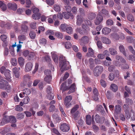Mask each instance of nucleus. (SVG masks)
I'll return each mask as SVG.
<instances>
[{"label":"nucleus","instance_id":"423d86ee","mask_svg":"<svg viewBox=\"0 0 135 135\" xmlns=\"http://www.w3.org/2000/svg\"><path fill=\"white\" fill-rule=\"evenodd\" d=\"M79 108L78 105H76L74 106L72 109L71 111V113L73 117L75 119H76V118L80 116V113L78 112L75 113Z\"/></svg>","mask_w":135,"mask_h":135},{"label":"nucleus","instance_id":"cd10ccee","mask_svg":"<svg viewBox=\"0 0 135 135\" xmlns=\"http://www.w3.org/2000/svg\"><path fill=\"white\" fill-rule=\"evenodd\" d=\"M41 15L40 13L33 14L32 15V18L35 20H38L40 18Z\"/></svg>","mask_w":135,"mask_h":135},{"label":"nucleus","instance_id":"a19ab883","mask_svg":"<svg viewBox=\"0 0 135 135\" xmlns=\"http://www.w3.org/2000/svg\"><path fill=\"white\" fill-rule=\"evenodd\" d=\"M23 93H24L25 94L28 95L30 94L31 93L30 90L28 88H26L23 91Z\"/></svg>","mask_w":135,"mask_h":135},{"label":"nucleus","instance_id":"052dcab7","mask_svg":"<svg viewBox=\"0 0 135 135\" xmlns=\"http://www.w3.org/2000/svg\"><path fill=\"white\" fill-rule=\"evenodd\" d=\"M128 42L129 43H131L133 41V38L132 37H128L127 38Z\"/></svg>","mask_w":135,"mask_h":135},{"label":"nucleus","instance_id":"3c124183","mask_svg":"<svg viewBox=\"0 0 135 135\" xmlns=\"http://www.w3.org/2000/svg\"><path fill=\"white\" fill-rule=\"evenodd\" d=\"M52 117L57 122L59 121L60 120V118L58 117L57 115L56 114H54L52 115Z\"/></svg>","mask_w":135,"mask_h":135},{"label":"nucleus","instance_id":"6e6552de","mask_svg":"<svg viewBox=\"0 0 135 135\" xmlns=\"http://www.w3.org/2000/svg\"><path fill=\"white\" fill-rule=\"evenodd\" d=\"M103 68L100 66H97L94 68V74L95 76H99L103 71Z\"/></svg>","mask_w":135,"mask_h":135},{"label":"nucleus","instance_id":"a878e982","mask_svg":"<svg viewBox=\"0 0 135 135\" xmlns=\"http://www.w3.org/2000/svg\"><path fill=\"white\" fill-rule=\"evenodd\" d=\"M88 62L89 64V67L90 69H92L94 66V60L93 59L90 58L88 60Z\"/></svg>","mask_w":135,"mask_h":135},{"label":"nucleus","instance_id":"5701e85b","mask_svg":"<svg viewBox=\"0 0 135 135\" xmlns=\"http://www.w3.org/2000/svg\"><path fill=\"white\" fill-rule=\"evenodd\" d=\"M122 111V107L119 105H117L115 106V113L118 114L120 113Z\"/></svg>","mask_w":135,"mask_h":135},{"label":"nucleus","instance_id":"13d9d810","mask_svg":"<svg viewBox=\"0 0 135 135\" xmlns=\"http://www.w3.org/2000/svg\"><path fill=\"white\" fill-rule=\"evenodd\" d=\"M72 99V97L70 96H68L66 97L64 101L70 102Z\"/></svg>","mask_w":135,"mask_h":135},{"label":"nucleus","instance_id":"09e8293b","mask_svg":"<svg viewBox=\"0 0 135 135\" xmlns=\"http://www.w3.org/2000/svg\"><path fill=\"white\" fill-rule=\"evenodd\" d=\"M65 47L66 49H69L71 46V45L70 42L68 41L65 43Z\"/></svg>","mask_w":135,"mask_h":135},{"label":"nucleus","instance_id":"2f4dec72","mask_svg":"<svg viewBox=\"0 0 135 135\" xmlns=\"http://www.w3.org/2000/svg\"><path fill=\"white\" fill-rule=\"evenodd\" d=\"M69 89L70 91L68 93V94L74 92L75 90V84H73L70 87Z\"/></svg>","mask_w":135,"mask_h":135},{"label":"nucleus","instance_id":"bf43d9fd","mask_svg":"<svg viewBox=\"0 0 135 135\" xmlns=\"http://www.w3.org/2000/svg\"><path fill=\"white\" fill-rule=\"evenodd\" d=\"M15 110L17 111H21L23 110V108L19 105H17L16 106Z\"/></svg>","mask_w":135,"mask_h":135},{"label":"nucleus","instance_id":"ea45409f","mask_svg":"<svg viewBox=\"0 0 135 135\" xmlns=\"http://www.w3.org/2000/svg\"><path fill=\"white\" fill-rule=\"evenodd\" d=\"M69 76V74L68 73H66L65 74V75L64 76L63 78H61L60 80V83L61 82V81H63L65 80H66L67 78H68V77Z\"/></svg>","mask_w":135,"mask_h":135},{"label":"nucleus","instance_id":"de8ad7c7","mask_svg":"<svg viewBox=\"0 0 135 135\" xmlns=\"http://www.w3.org/2000/svg\"><path fill=\"white\" fill-rule=\"evenodd\" d=\"M46 40L44 38L41 39L39 41L40 43L42 45H45L46 43Z\"/></svg>","mask_w":135,"mask_h":135},{"label":"nucleus","instance_id":"58836bf2","mask_svg":"<svg viewBox=\"0 0 135 135\" xmlns=\"http://www.w3.org/2000/svg\"><path fill=\"white\" fill-rule=\"evenodd\" d=\"M11 62L13 66H16L17 64V61L16 58H13L11 59Z\"/></svg>","mask_w":135,"mask_h":135},{"label":"nucleus","instance_id":"7ed1b4c3","mask_svg":"<svg viewBox=\"0 0 135 135\" xmlns=\"http://www.w3.org/2000/svg\"><path fill=\"white\" fill-rule=\"evenodd\" d=\"M124 112L125 116L127 119H128L131 118V120L132 121L135 120V113L133 109H131L130 112L127 109L125 110Z\"/></svg>","mask_w":135,"mask_h":135},{"label":"nucleus","instance_id":"6e6d98bb","mask_svg":"<svg viewBox=\"0 0 135 135\" xmlns=\"http://www.w3.org/2000/svg\"><path fill=\"white\" fill-rule=\"evenodd\" d=\"M54 97V95L51 93L47 94V98L49 100H52L53 99Z\"/></svg>","mask_w":135,"mask_h":135},{"label":"nucleus","instance_id":"f257e3e1","mask_svg":"<svg viewBox=\"0 0 135 135\" xmlns=\"http://www.w3.org/2000/svg\"><path fill=\"white\" fill-rule=\"evenodd\" d=\"M116 59L118 61L116 63L115 65L117 67H120L123 69H126L129 68V66L128 64H126L124 65L123 63L125 62V60L122 57L118 55L116 56Z\"/></svg>","mask_w":135,"mask_h":135},{"label":"nucleus","instance_id":"0e129e2a","mask_svg":"<svg viewBox=\"0 0 135 135\" xmlns=\"http://www.w3.org/2000/svg\"><path fill=\"white\" fill-rule=\"evenodd\" d=\"M100 84L103 87L105 88L106 86V83L102 79L100 80Z\"/></svg>","mask_w":135,"mask_h":135},{"label":"nucleus","instance_id":"c03bdc74","mask_svg":"<svg viewBox=\"0 0 135 135\" xmlns=\"http://www.w3.org/2000/svg\"><path fill=\"white\" fill-rule=\"evenodd\" d=\"M54 9L56 12L60 11V6L57 4L54 5Z\"/></svg>","mask_w":135,"mask_h":135},{"label":"nucleus","instance_id":"864d4df0","mask_svg":"<svg viewBox=\"0 0 135 135\" xmlns=\"http://www.w3.org/2000/svg\"><path fill=\"white\" fill-rule=\"evenodd\" d=\"M9 122L12 123H15L16 122V119L14 116H10Z\"/></svg>","mask_w":135,"mask_h":135},{"label":"nucleus","instance_id":"6ab92c4d","mask_svg":"<svg viewBox=\"0 0 135 135\" xmlns=\"http://www.w3.org/2000/svg\"><path fill=\"white\" fill-rule=\"evenodd\" d=\"M111 31V30L110 28L108 27H105L103 28L102 32L104 35H107Z\"/></svg>","mask_w":135,"mask_h":135},{"label":"nucleus","instance_id":"393cba45","mask_svg":"<svg viewBox=\"0 0 135 135\" xmlns=\"http://www.w3.org/2000/svg\"><path fill=\"white\" fill-rule=\"evenodd\" d=\"M52 59L55 62H57L58 58L55 52H52L51 53Z\"/></svg>","mask_w":135,"mask_h":135},{"label":"nucleus","instance_id":"c85d7f7f","mask_svg":"<svg viewBox=\"0 0 135 135\" xmlns=\"http://www.w3.org/2000/svg\"><path fill=\"white\" fill-rule=\"evenodd\" d=\"M0 8L3 11H5L7 9V6L3 2L0 0Z\"/></svg>","mask_w":135,"mask_h":135},{"label":"nucleus","instance_id":"338daca9","mask_svg":"<svg viewBox=\"0 0 135 135\" xmlns=\"http://www.w3.org/2000/svg\"><path fill=\"white\" fill-rule=\"evenodd\" d=\"M119 117L120 119L123 121H124L125 120L126 117L122 113H120V114Z\"/></svg>","mask_w":135,"mask_h":135},{"label":"nucleus","instance_id":"7c9ffc66","mask_svg":"<svg viewBox=\"0 0 135 135\" xmlns=\"http://www.w3.org/2000/svg\"><path fill=\"white\" fill-rule=\"evenodd\" d=\"M102 42L104 44H109L110 42V41L109 39L105 37H102L101 38Z\"/></svg>","mask_w":135,"mask_h":135},{"label":"nucleus","instance_id":"5fc2aeb1","mask_svg":"<svg viewBox=\"0 0 135 135\" xmlns=\"http://www.w3.org/2000/svg\"><path fill=\"white\" fill-rule=\"evenodd\" d=\"M29 35L30 38L32 39H34L36 37L35 33L32 31H31L29 33Z\"/></svg>","mask_w":135,"mask_h":135},{"label":"nucleus","instance_id":"603ef678","mask_svg":"<svg viewBox=\"0 0 135 135\" xmlns=\"http://www.w3.org/2000/svg\"><path fill=\"white\" fill-rule=\"evenodd\" d=\"M12 27V25L10 22H8L6 23L5 28L6 29H9L11 28Z\"/></svg>","mask_w":135,"mask_h":135},{"label":"nucleus","instance_id":"774afa93","mask_svg":"<svg viewBox=\"0 0 135 135\" xmlns=\"http://www.w3.org/2000/svg\"><path fill=\"white\" fill-rule=\"evenodd\" d=\"M24 115L23 114L19 113L17 114V118L18 119H21L23 118Z\"/></svg>","mask_w":135,"mask_h":135},{"label":"nucleus","instance_id":"8fccbe9b","mask_svg":"<svg viewBox=\"0 0 135 135\" xmlns=\"http://www.w3.org/2000/svg\"><path fill=\"white\" fill-rule=\"evenodd\" d=\"M55 35L57 37L59 38H63L62 34L59 32H56Z\"/></svg>","mask_w":135,"mask_h":135},{"label":"nucleus","instance_id":"c756f323","mask_svg":"<svg viewBox=\"0 0 135 135\" xmlns=\"http://www.w3.org/2000/svg\"><path fill=\"white\" fill-rule=\"evenodd\" d=\"M86 124L89 125L91 124L92 120L90 115H87L86 116Z\"/></svg>","mask_w":135,"mask_h":135},{"label":"nucleus","instance_id":"f03ea898","mask_svg":"<svg viewBox=\"0 0 135 135\" xmlns=\"http://www.w3.org/2000/svg\"><path fill=\"white\" fill-rule=\"evenodd\" d=\"M60 62H59L60 70L61 72L68 69L69 68L67 67V64L68 62L66 61L65 59V57L62 56L60 57Z\"/></svg>","mask_w":135,"mask_h":135},{"label":"nucleus","instance_id":"b1692460","mask_svg":"<svg viewBox=\"0 0 135 135\" xmlns=\"http://www.w3.org/2000/svg\"><path fill=\"white\" fill-rule=\"evenodd\" d=\"M89 40V38L88 37L84 36L81 40H80L79 42L81 44L83 43L86 44L88 42Z\"/></svg>","mask_w":135,"mask_h":135},{"label":"nucleus","instance_id":"1a4fd4ad","mask_svg":"<svg viewBox=\"0 0 135 135\" xmlns=\"http://www.w3.org/2000/svg\"><path fill=\"white\" fill-rule=\"evenodd\" d=\"M33 64L31 62H28L25 65V71L26 72L30 71L32 69Z\"/></svg>","mask_w":135,"mask_h":135},{"label":"nucleus","instance_id":"37998d69","mask_svg":"<svg viewBox=\"0 0 135 135\" xmlns=\"http://www.w3.org/2000/svg\"><path fill=\"white\" fill-rule=\"evenodd\" d=\"M63 15L64 16V17L66 19H68L70 17V12H63L62 13Z\"/></svg>","mask_w":135,"mask_h":135},{"label":"nucleus","instance_id":"f8f14e48","mask_svg":"<svg viewBox=\"0 0 135 135\" xmlns=\"http://www.w3.org/2000/svg\"><path fill=\"white\" fill-rule=\"evenodd\" d=\"M10 116H5L1 122V124L2 125H4L6 123L9 122Z\"/></svg>","mask_w":135,"mask_h":135},{"label":"nucleus","instance_id":"4c0bfd02","mask_svg":"<svg viewBox=\"0 0 135 135\" xmlns=\"http://www.w3.org/2000/svg\"><path fill=\"white\" fill-rule=\"evenodd\" d=\"M30 99L29 97L27 96H26L23 99V102L24 104H26L30 102Z\"/></svg>","mask_w":135,"mask_h":135},{"label":"nucleus","instance_id":"f704fd0d","mask_svg":"<svg viewBox=\"0 0 135 135\" xmlns=\"http://www.w3.org/2000/svg\"><path fill=\"white\" fill-rule=\"evenodd\" d=\"M21 29L23 32H26L28 30V27L25 25H22L21 26Z\"/></svg>","mask_w":135,"mask_h":135},{"label":"nucleus","instance_id":"e433bc0d","mask_svg":"<svg viewBox=\"0 0 135 135\" xmlns=\"http://www.w3.org/2000/svg\"><path fill=\"white\" fill-rule=\"evenodd\" d=\"M73 31L72 28L71 27L69 26L68 25L66 32L69 34H71L72 33Z\"/></svg>","mask_w":135,"mask_h":135},{"label":"nucleus","instance_id":"aec40b11","mask_svg":"<svg viewBox=\"0 0 135 135\" xmlns=\"http://www.w3.org/2000/svg\"><path fill=\"white\" fill-rule=\"evenodd\" d=\"M18 64L21 67H23L24 65L25 61L24 59L22 57H20L18 59Z\"/></svg>","mask_w":135,"mask_h":135},{"label":"nucleus","instance_id":"a211bd4d","mask_svg":"<svg viewBox=\"0 0 135 135\" xmlns=\"http://www.w3.org/2000/svg\"><path fill=\"white\" fill-rule=\"evenodd\" d=\"M95 120L96 122L97 123H100L103 121L105 119L104 117H100L98 115H96L95 117Z\"/></svg>","mask_w":135,"mask_h":135},{"label":"nucleus","instance_id":"4468645a","mask_svg":"<svg viewBox=\"0 0 135 135\" xmlns=\"http://www.w3.org/2000/svg\"><path fill=\"white\" fill-rule=\"evenodd\" d=\"M103 20L102 16L100 15H98L95 21V23L96 25H98Z\"/></svg>","mask_w":135,"mask_h":135},{"label":"nucleus","instance_id":"0eeeda50","mask_svg":"<svg viewBox=\"0 0 135 135\" xmlns=\"http://www.w3.org/2000/svg\"><path fill=\"white\" fill-rule=\"evenodd\" d=\"M85 23L86 25H90L91 23L90 21H84L83 18L81 16H77V25H80L81 23Z\"/></svg>","mask_w":135,"mask_h":135},{"label":"nucleus","instance_id":"72a5a7b5","mask_svg":"<svg viewBox=\"0 0 135 135\" xmlns=\"http://www.w3.org/2000/svg\"><path fill=\"white\" fill-rule=\"evenodd\" d=\"M119 49L120 52H122L123 54L126 56L124 48L122 45H120L119 47Z\"/></svg>","mask_w":135,"mask_h":135},{"label":"nucleus","instance_id":"f3484780","mask_svg":"<svg viewBox=\"0 0 135 135\" xmlns=\"http://www.w3.org/2000/svg\"><path fill=\"white\" fill-rule=\"evenodd\" d=\"M88 53L87 54V56L88 57H95L94 56V50L91 48H89L88 49Z\"/></svg>","mask_w":135,"mask_h":135},{"label":"nucleus","instance_id":"20e7f679","mask_svg":"<svg viewBox=\"0 0 135 135\" xmlns=\"http://www.w3.org/2000/svg\"><path fill=\"white\" fill-rule=\"evenodd\" d=\"M0 88L6 89L8 92H9L11 90L10 85L8 84V83L6 81L2 79L0 81Z\"/></svg>","mask_w":135,"mask_h":135},{"label":"nucleus","instance_id":"680f3d73","mask_svg":"<svg viewBox=\"0 0 135 135\" xmlns=\"http://www.w3.org/2000/svg\"><path fill=\"white\" fill-rule=\"evenodd\" d=\"M47 4L49 5H53L54 3V0H46Z\"/></svg>","mask_w":135,"mask_h":135},{"label":"nucleus","instance_id":"4d7b16f0","mask_svg":"<svg viewBox=\"0 0 135 135\" xmlns=\"http://www.w3.org/2000/svg\"><path fill=\"white\" fill-rule=\"evenodd\" d=\"M32 12L33 14L40 13L39 12V9L36 7H34L32 8Z\"/></svg>","mask_w":135,"mask_h":135},{"label":"nucleus","instance_id":"c9c22d12","mask_svg":"<svg viewBox=\"0 0 135 135\" xmlns=\"http://www.w3.org/2000/svg\"><path fill=\"white\" fill-rule=\"evenodd\" d=\"M109 51L111 55H115L117 54V51L112 48H110L109 49Z\"/></svg>","mask_w":135,"mask_h":135},{"label":"nucleus","instance_id":"39448f33","mask_svg":"<svg viewBox=\"0 0 135 135\" xmlns=\"http://www.w3.org/2000/svg\"><path fill=\"white\" fill-rule=\"evenodd\" d=\"M45 77L44 80L46 82L49 83L51 81L52 77L51 75V71L49 70H46L44 71Z\"/></svg>","mask_w":135,"mask_h":135},{"label":"nucleus","instance_id":"9b49d317","mask_svg":"<svg viewBox=\"0 0 135 135\" xmlns=\"http://www.w3.org/2000/svg\"><path fill=\"white\" fill-rule=\"evenodd\" d=\"M20 69V68L15 67L12 69L13 74L15 76L16 78H18L20 76V73L19 71Z\"/></svg>","mask_w":135,"mask_h":135},{"label":"nucleus","instance_id":"e2e57ef3","mask_svg":"<svg viewBox=\"0 0 135 135\" xmlns=\"http://www.w3.org/2000/svg\"><path fill=\"white\" fill-rule=\"evenodd\" d=\"M38 66V64L37 63H36L35 64V68L32 71V73L35 74L37 71V70Z\"/></svg>","mask_w":135,"mask_h":135},{"label":"nucleus","instance_id":"79ce46f5","mask_svg":"<svg viewBox=\"0 0 135 135\" xmlns=\"http://www.w3.org/2000/svg\"><path fill=\"white\" fill-rule=\"evenodd\" d=\"M106 23L108 26H112L113 24V21L112 20L109 19L107 21Z\"/></svg>","mask_w":135,"mask_h":135},{"label":"nucleus","instance_id":"9d476101","mask_svg":"<svg viewBox=\"0 0 135 135\" xmlns=\"http://www.w3.org/2000/svg\"><path fill=\"white\" fill-rule=\"evenodd\" d=\"M60 128L61 130L63 132H68L70 129L68 125L65 123H64L61 125Z\"/></svg>","mask_w":135,"mask_h":135},{"label":"nucleus","instance_id":"473e14b6","mask_svg":"<svg viewBox=\"0 0 135 135\" xmlns=\"http://www.w3.org/2000/svg\"><path fill=\"white\" fill-rule=\"evenodd\" d=\"M110 89L113 91L115 92L118 90V87L115 84H112L110 86Z\"/></svg>","mask_w":135,"mask_h":135},{"label":"nucleus","instance_id":"412c9836","mask_svg":"<svg viewBox=\"0 0 135 135\" xmlns=\"http://www.w3.org/2000/svg\"><path fill=\"white\" fill-rule=\"evenodd\" d=\"M19 43L20 44L23 43V41L25 40L26 39V36L23 35H21L18 37Z\"/></svg>","mask_w":135,"mask_h":135},{"label":"nucleus","instance_id":"a18cd8bd","mask_svg":"<svg viewBox=\"0 0 135 135\" xmlns=\"http://www.w3.org/2000/svg\"><path fill=\"white\" fill-rule=\"evenodd\" d=\"M30 27L32 28L35 29L36 28V22H31L30 25Z\"/></svg>","mask_w":135,"mask_h":135},{"label":"nucleus","instance_id":"69168bd1","mask_svg":"<svg viewBox=\"0 0 135 135\" xmlns=\"http://www.w3.org/2000/svg\"><path fill=\"white\" fill-rule=\"evenodd\" d=\"M1 96L2 98H5L7 97V93L4 92H2L1 94Z\"/></svg>","mask_w":135,"mask_h":135},{"label":"nucleus","instance_id":"2eb2a0df","mask_svg":"<svg viewBox=\"0 0 135 135\" xmlns=\"http://www.w3.org/2000/svg\"><path fill=\"white\" fill-rule=\"evenodd\" d=\"M10 73L11 71L9 70H6V71L4 73V75L6 79L9 81H10L11 78Z\"/></svg>","mask_w":135,"mask_h":135},{"label":"nucleus","instance_id":"49530a36","mask_svg":"<svg viewBox=\"0 0 135 135\" xmlns=\"http://www.w3.org/2000/svg\"><path fill=\"white\" fill-rule=\"evenodd\" d=\"M95 16V14L94 13H90L88 15V18L90 20H93Z\"/></svg>","mask_w":135,"mask_h":135},{"label":"nucleus","instance_id":"4be33fe9","mask_svg":"<svg viewBox=\"0 0 135 135\" xmlns=\"http://www.w3.org/2000/svg\"><path fill=\"white\" fill-rule=\"evenodd\" d=\"M68 25L66 23H64L61 24L59 28L62 31H66Z\"/></svg>","mask_w":135,"mask_h":135},{"label":"nucleus","instance_id":"bb28decb","mask_svg":"<svg viewBox=\"0 0 135 135\" xmlns=\"http://www.w3.org/2000/svg\"><path fill=\"white\" fill-rule=\"evenodd\" d=\"M69 88L66 86V82L63 83L60 86V89L62 90V91L68 90Z\"/></svg>","mask_w":135,"mask_h":135},{"label":"nucleus","instance_id":"ddd939ff","mask_svg":"<svg viewBox=\"0 0 135 135\" xmlns=\"http://www.w3.org/2000/svg\"><path fill=\"white\" fill-rule=\"evenodd\" d=\"M82 30H79V32L81 34H84L86 33L87 31L88 30V27L86 25H84L83 23L82 25Z\"/></svg>","mask_w":135,"mask_h":135},{"label":"nucleus","instance_id":"dca6fc26","mask_svg":"<svg viewBox=\"0 0 135 135\" xmlns=\"http://www.w3.org/2000/svg\"><path fill=\"white\" fill-rule=\"evenodd\" d=\"M8 7L13 11L16 10L17 9V4L15 3H9L8 4Z\"/></svg>","mask_w":135,"mask_h":135}]
</instances>
